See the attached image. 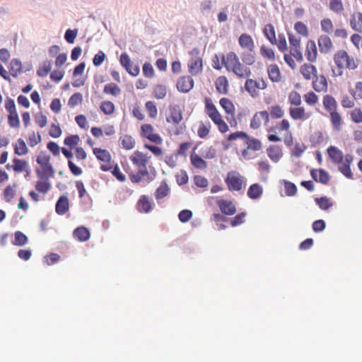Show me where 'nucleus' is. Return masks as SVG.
Masks as SVG:
<instances>
[{
	"label": "nucleus",
	"instance_id": "50",
	"mask_svg": "<svg viewBox=\"0 0 362 362\" xmlns=\"http://www.w3.org/2000/svg\"><path fill=\"white\" fill-rule=\"evenodd\" d=\"M288 102L291 105L300 106L302 103L300 95L296 90L291 91L288 95Z\"/></svg>",
	"mask_w": 362,
	"mask_h": 362
},
{
	"label": "nucleus",
	"instance_id": "36",
	"mask_svg": "<svg viewBox=\"0 0 362 362\" xmlns=\"http://www.w3.org/2000/svg\"><path fill=\"white\" fill-rule=\"evenodd\" d=\"M13 147L15 153L18 156H24L28 152L26 144L22 139H18Z\"/></svg>",
	"mask_w": 362,
	"mask_h": 362
},
{
	"label": "nucleus",
	"instance_id": "12",
	"mask_svg": "<svg viewBox=\"0 0 362 362\" xmlns=\"http://www.w3.org/2000/svg\"><path fill=\"white\" fill-rule=\"evenodd\" d=\"M312 86L317 93H326L328 90L327 78L323 74H316L313 78Z\"/></svg>",
	"mask_w": 362,
	"mask_h": 362
},
{
	"label": "nucleus",
	"instance_id": "53",
	"mask_svg": "<svg viewBox=\"0 0 362 362\" xmlns=\"http://www.w3.org/2000/svg\"><path fill=\"white\" fill-rule=\"evenodd\" d=\"M315 202L319 207L322 210H327L332 206V203L330 202L329 199L326 197L316 198Z\"/></svg>",
	"mask_w": 362,
	"mask_h": 362
},
{
	"label": "nucleus",
	"instance_id": "42",
	"mask_svg": "<svg viewBox=\"0 0 362 362\" xmlns=\"http://www.w3.org/2000/svg\"><path fill=\"white\" fill-rule=\"evenodd\" d=\"M52 69V63L49 61H45L37 70V74L40 77L46 76Z\"/></svg>",
	"mask_w": 362,
	"mask_h": 362
},
{
	"label": "nucleus",
	"instance_id": "59",
	"mask_svg": "<svg viewBox=\"0 0 362 362\" xmlns=\"http://www.w3.org/2000/svg\"><path fill=\"white\" fill-rule=\"evenodd\" d=\"M350 93L354 99H362V81L356 82L355 89L350 91Z\"/></svg>",
	"mask_w": 362,
	"mask_h": 362
},
{
	"label": "nucleus",
	"instance_id": "26",
	"mask_svg": "<svg viewBox=\"0 0 362 362\" xmlns=\"http://www.w3.org/2000/svg\"><path fill=\"white\" fill-rule=\"evenodd\" d=\"M238 139H242L243 144L247 145V148L243 151V156H245L246 153H247V149H249V136L246 133H245L243 132H237L230 134L228 137V141H233V140H235Z\"/></svg>",
	"mask_w": 362,
	"mask_h": 362
},
{
	"label": "nucleus",
	"instance_id": "24",
	"mask_svg": "<svg viewBox=\"0 0 362 362\" xmlns=\"http://www.w3.org/2000/svg\"><path fill=\"white\" fill-rule=\"evenodd\" d=\"M300 72L305 80H310L317 74V70L316 66L311 64H304L300 66Z\"/></svg>",
	"mask_w": 362,
	"mask_h": 362
},
{
	"label": "nucleus",
	"instance_id": "1",
	"mask_svg": "<svg viewBox=\"0 0 362 362\" xmlns=\"http://www.w3.org/2000/svg\"><path fill=\"white\" fill-rule=\"evenodd\" d=\"M151 156L139 151H135L129 156L132 163L138 169L136 173L129 174V179L133 183H139L144 178L148 177L147 165L150 163Z\"/></svg>",
	"mask_w": 362,
	"mask_h": 362
},
{
	"label": "nucleus",
	"instance_id": "32",
	"mask_svg": "<svg viewBox=\"0 0 362 362\" xmlns=\"http://www.w3.org/2000/svg\"><path fill=\"white\" fill-rule=\"evenodd\" d=\"M268 75L273 82H279L281 79V72L277 65L272 64L268 68Z\"/></svg>",
	"mask_w": 362,
	"mask_h": 362
},
{
	"label": "nucleus",
	"instance_id": "17",
	"mask_svg": "<svg viewBox=\"0 0 362 362\" xmlns=\"http://www.w3.org/2000/svg\"><path fill=\"white\" fill-rule=\"evenodd\" d=\"M269 119V115L267 111H261L257 112L252 117L250 127L257 129L262 124H266Z\"/></svg>",
	"mask_w": 362,
	"mask_h": 362
},
{
	"label": "nucleus",
	"instance_id": "22",
	"mask_svg": "<svg viewBox=\"0 0 362 362\" xmlns=\"http://www.w3.org/2000/svg\"><path fill=\"white\" fill-rule=\"evenodd\" d=\"M182 113L179 107H173L170 108V115L166 117V121L168 123H172L174 125H177L182 120Z\"/></svg>",
	"mask_w": 362,
	"mask_h": 362
},
{
	"label": "nucleus",
	"instance_id": "3",
	"mask_svg": "<svg viewBox=\"0 0 362 362\" xmlns=\"http://www.w3.org/2000/svg\"><path fill=\"white\" fill-rule=\"evenodd\" d=\"M333 59L337 67L338 74L337 76H341L344 69L350 71L356 69L360 64V60L358 58L349 55V53L344 49L338 50L334 54Z\"/></svg>",
	"mask_w": 362,
	"mask_h": 362
},
{
	"label": "nucleus",
	"instance_id": "23",
	"mask_svg": "<svg viewBox=\"0 0 362 362\" xmlns=\"http://www.w3.org/2000/svg\"><path fill=\"white\" fill-rule=\"evenodd\" d=\"M269 158L274 162L277 163L283 156L282 148L278 145H272L267 149Z\"/></svg>",
	"mask_w": 362,
	"mask_h": 362
},
{
	"label": "nucleus",
	"instance_id": "54",
	"mask_svg": "<svg viewBox=\"0 0 362 362\" xmlns=\"http://www.w3.org/2000/svg\"><path fill=\"white\" fill-rule=\"evenodd\" d=\"M269 112L273 119H280L284 115V112L279 105L272 106L269 109Z\"/></svg>",
	"mask_w": 362,
	"mask_h": 362
},
{
	"label": "nucleus",
	"instance_id": "9",
	"mask_svg": "<svg viewBox=\"0 0 362 362\" xmlns=\"http://www.w3.org/2000/svg\"><path fill=\"white\" fill-rule=\"evenodd\" d=\"M93 153L96 158L103 163L100 168L103 172L110 171L112 168V161L110 153L101 148H93Z\"/></svg>",
	"mask_w": 362,
	"mask_h": 362
},
{
	"label": "nucleus",
	"instance_id": "10",
	"mask_svg": "<svg viewBox=\"0 0 362 362\" xmlns=\"http://www.w3.org/2000/svg\"><path fill=\"white\" fill-rule=\"evenodd\" d=\"M228 189L230 191H239L242 189L244 182L243 177L236 171H231L228 173L225 179Z\"/></svg>",
	"mask_w": 362,
	"mask_h": 362
},
{
	"label": "nucleus",
	"instance_id": "60",
	"mask_svg": "<svg viewBox=\"0 0 362 362\" xmlns=\"http://www.w3.org/2000/svg\"><path fill=\"white\" fill-rule=\"evenodd\" d=\"M210 128H211V125L209 123L208 124V125H206V124L202 123L199 125L198 130H197L198 136L202 139L206 137L209 133Z\"/></svg>",
	"mask_w": 362,
	"mask_h": 362
},
{
	"label": "nucleus",
	"instance_id": "27",
	"mask_svg": "<svg viewBox=\"0 0 362 362\" xmlns=\"http://www.w3.org/2000/svg\"><path fill=\"white\" fill-rule=\"evenodd\" d=\"M216 90L221 94H226L228 88V81L226 76H221L217 78L216 82Z\"/></svg>",
	"mask_w": 362,
	"mask_h": 362
},
{
	"label": "nucleus",
	"instance_id": "16",
	"mask_svg": "<svg viewBox=\"0 0 362 362\" xmlns=\"http://www.w3.org/2000/svg\"><path fill=\"white\" fill-rule=\"evenodd\" d=\"M317 49L315 42L313 40H309L306 44L305 56L308 62L314 63L317 59Z\"/></svg>",
	"mask_w": 362,
	"mask_h": 362
},
{
	"label": "nucleus",
	"instance_id": "34",
	"mask_svg": "<svg viewBox=\"0 0 362 362\" xmlns=\"http://www.w3.org/2000/svg\"><path fill=\"white\" fill-rule=\"evenodd\" d=\"M103 92L105 94L111 95L114 97H117L120 95L121 88L115 83H110L104 86Z\"/></svg>",
	"mask_w": 362,
	"mask_h": 362
},
{
	"label": "nucleus",
	"instance_id": "29",
	"mask_svg": "<svg viewBox=\"0 0 362 362\" xmlns=\"http://www.w3.org/2000/svg\"><path fill=\"white\" fill-rule=\"evenodd\" d=\"M74 235L76 238H77L79 241L84 242L89 239L90 238V231L88 229L84 226H80L76 228L74 230Z\"/></svg>",
	"mask_w": 362,
	"mask_h": 362
},
{
	"label": "nucleus",
	"instance_id": "56",
	"mask_svg": "<svg viewBox=\"0 0 362 362\" xmlns=\"http://www.w3.org/2000/svg\"><path fill=\"white\" fill-rule=\"evenodd\" d=\"M83 100V96L81 93H76L73 94L68 101V105L71 107H76L78 105L81 104Z\"/></svg>",
	"mask_w": 362,
	"mask_h": 362
},
{
	"label": "nucleus",
	"instance_id": "47",
	"mask_svg": "<svg viewBox=\"0 0 362 362\" xmlns=\"http://www.w3.org/2000/svg\"><path fill=\"white\" fill-rule=\"evenodd\" d=\"M260 54L261 55L270 61H274L275 59V54L274 50L265 45H262L260 48Z\"/></svg>",
	"mask_w": 362,
	"mask_h": 362
},
{
	"label": "nucleus",
	"instance_id": "2",
	"mask_svg": "<svg viewBox=\"0 0 362 362\" xmlns=\"http://www.w3.org/2000/svg\"><path fill=\"white\" fill-rule=\"evenodd\" d=\"M327 153L334 164L341 165L339 166V170L347 178L352 179L353 173L350 165L353 161V156L350 154L344 156L343 152L334 146L327 148Z\"/></svg>",
	"mask_w": 362,
	"mask_h": 362
},
{
	"label": "nucleus",
	"instance_id": "30",
	"mask_svg": "<svg viewBox=\"0 0 362 362\" xmlns=\"http://www.w3.org/2000/svg\"><path fill=\"white\" fill-rule=\"evenodd\" d=\"M190 161L192 165L197 169L204 170L207 168L206 162L195 153L191 154Z\"/></svg>",
	"mask_w": 362,
	"mask_h": 362
},
{
	"label": "nucleus",
	"instance_id": "41",
	"mask_svg": "<svg viewBox=\"0 0 362 362\" xmlns=\"http://www.w3.org/2000/svg\"><path fill=\"white\" fill-rule=\"evenodd\" d=\"M145 108L148 115V117L151 119H156L158 115V109L156 103L153 101H147L145 103Z\"/></svg>",
	"mask_w": 362,
	"mask_h": 362
},
{
	"label": "nucleus",
	"instance_id": "51",
	"mask_svg": "<svg viewBox=\"0 0 362 362\" xmlns=\"http://www.w3.org/2000/svg\"><path fill=\"white\" fill-rule=\"evenodd\" d=\"M8 123L11 127L18 128L20 120L17 112H10L8 116Z\"/></svg>",
	"mask_w": 362,
	"mask_h": 362
},
{
	"label": "nucleus",
	"instance_id": "8",
	"mask_svg": "<svg viewBox=\"0 0 362 362\" xmlns=\"http://www.w3.org/2000/svg\"><path fill=\"white\" fill-rule=\"evenodd\" d=\"M190 59L188 62V71L192 76H197L203 71V59L198 48L192 49L190 52Z\"/></svg>",
	"mask_w": 362,
	"mask_h": 362
},
{
	"label": "nucleus",
	"instance_id": "38",
	"mask_svg": "<svg viewBox=\"0 0 362 362\" xmlns=\"http://www.w3.org/2000/svg\"><path fill=\"white\" fill-rule=\"evenodd\" d=\"M100 109L105 115H111L115 112V106L112 102L105 100L100 103Z\"/></svg>",
	"mask_w": 362,
	"mask_h": 362
},
{
	"label": "nucleus",
	"instance_id": "33",
	"mask_svg": "<svg viewBox=\"0 0 362 362\" xmlns=\"http://www.w3.org/2000/svg\"><path fill=\"white\" fill-rule=\"evenodd\" d=\"M13 165L11 166L9 164L6 165V168L10 169L11 168L16 172L21 173L24 171L28 167V163L25 160H21L18 158H14L13 160Z\"/></svg>",
	"mask_w": 362,
	"mask_h": 362
},
{
	"label": "nucleus",
	"instance_id": "31",
	"mask_svg": "<svg viewBox=\"0 0 362 362\" xmlns=\"http://www.w3.org/2000/svg\"><path fill=\"white\" fill-rule=\"evenodd\" d=\"M119 141L123 148L126 150H132L135 147L136 142L134 139L128 134L120 136Z\"/></svg>",
	"mask_w": 362,
	"mask_h": 362
},
{
	"label": "nucleus",
	"instance_id": "52",
	"mask_svg": "<svg viewBox=\"0 0 362 362\" xmlns=\"http://www.w3.org/2000/svg\"><path fill=\"white\" fill-rule=\"evenodd\" d=\"M284 183L286 195L288 197L294 196L297 192L296 185L287 180H284Z\"/></svg>",
	"mask_w": 362,
	"mask_h": 362
},
{
	"label": "nucleus",
	"instance_id": "64",
	"mask_svg": "<svg viewBox=\"0 0 362 362\" xmlns=\"http://www.w3.org/2000/svg\"><path fill=\"white\" fill-rule=\"evenodd\" d=\"M351 119L355 123L362 122V111L356 108L351 112Z\"/></svg>",
	"mask_w": 362,
	"mask_h": 362
},
{
	"label": "nucleus",
	"instance_id": "63",
	"mask_svg": "<svg viewBox=\"0 0 362 362\" xmlns=\"http://www.w3.org/2000/svg\"><path fill=\"white\" fill-rule=\"evenodd\" d=\"M6 202H9L15 196V190L13 187L8 185L6 187L3 193Z\"/></svg>",
	"mask_w": 362,
	"mask_h": 362
},
{
	"label": "nucleus",
	"instance_id": "4",
	"mask_svg": "<svg viewBox=\"0 0 362 362\" xmlns=\"http://www.w3.org/2000/svg\"><path fill=\"white\" fill-rule=\"evenodd\" d=\"M324 109L329 114L331 124L336 131H340L343 124L341 114L338 112L337 102L331 95L327 94L322 98Z\"/></svg>",
	"mask_w": 362,
	"mask_h": 362
},
{
	"label": "nucleus",
	"instance_id": "43",
	"mask_svg": "<svg viewBox=\"0 0 362 362\" xmlns=\"http://www.w3.org/2000/svg\"><path fill=\"white\" fill-rule=\"evenodd\" d=\"M81 139L78 135H71L64 139V143L66 146H69L70 148L73 149L76 147V146L80 142Z\"/></svg>",
	"mask_w": 362,
	"mask_h": 362
},
{
	"label": "nucleus",
	"instance_id": "6",
	"mask_svg": "<svg viewBox=\"0 0 362 362\" xmlns=\"http://www.w3.org/2000/svg\"><path fill=\"white\" fill-rule=\"evenodd\" d=\"M220 58L227 70L232 71L240 78L247 76L248 71L247 67L240 63L239 59L235 53L230 52L226 57L221 54Z\"/></svg>",
	"mask_w": 362,
	"mask_h": 362
},
{
	"label": "nucleus",
	"instance_id": "46",
	"mask_svg": "<svg viewBox=\"0 0 362 362\" xmlns=\"http://www.w3.org/2000/svg\"><path fill=\"white\" fill-rule=\"evenodd\" d=\"M14 236L15 238L13 241L14 245L23 246L28 243V237L21 231H16Z\"/></svg>",
	"mask_w": 362,
	"mask_h": 362
},
{
	"label": "nucleus",
	"instance_id": "44",
	"mask_svg": "<svg viewBox=\"0 0 362 362\" xmlns=\"http://www.w3.org/2000/svg\"><path fill=\"white\" fill-rule=\"evenodd\" d=\"M220 105L227 114L233 115L235 107L233 103L228 98H223L220 100Z\"/></svg>",
	"mask_w": 362,
	"mask_h": 362
},
{
	"label": "nucleus",
	"instance_id": "19",
	"mask_svg": "<svg viewBox=\"0 0 362 362\" xmlns=\"http://www.w3.org/2000/svg\"><path fill=\"white\" fill-rule=\"evenodd\" d=\"M153 209V204L147 195L140 196L137 203L136 209L140 213L148 214Z\"/></svg>",
	"mask_w": 362,
	"mask_h": 362
},
{
	"label": "nucleus",
	"instance_id": "25",
	"mask_svg": "<svg viewBox=\"0 0 362 362\" xmlns=\"http://www.w3.org/2000/svg\"><path fill=\"white\" fill-rule=\"evenodd\" d=\"M350 26L354 30H355L358 33H362V13L361 12L354 13L351 16Z\"/></svg>",
	"mask_w": 362,
	"mask_h": 362
},
{
	"label": "nucleus",
	"instance_id": "39",
	"mask_svg": "<svg viewBox=\"0 0 362 362\" xmlns=\"http://www.w3.org/2000/svg\"><path fill=\"white\" fill-rule=\"evenodd\" d=\"M329 9L337 14H341L344 11V7L341 0H329Z\"/></svg>",
	"mask_w": 362,
	"mask_h": 362
},
{
	"label": "nucleus",
	"instance_id": "5",
	"mask_svg": "<svg viewBox=\"0 0 362 362\" xmlns=\"http://www.w3.org/2000/svg\"><path fill=\"white\" fill-rule=\"evenodd\" d=\"M50 159V156L45 152H41L37 156L36 162L38 166L36 167L35 173L39 179L49 180L54 177L55 171Z\"/></svg>",
	"mask_w": 362,
	"mask_h": 362
},
{
	"label": "nucleus",
	"instance_id": "21",
	"mask_svg": "<svg viewBox=\"0 0 362 362\" xmlns=\"http://www.w3.org/2000/svg\"><path fill=\"white\" fill-rule=\"evenodd\" d=\"M310 175L315 181L323 185L327 184L330 179L329 173L323 169H313Z\"/></svg>",
	"mask_w": 362,
	"mask_h": 362
},
{
	"label": "nucleus",
	"instance_id": "14",
	"mask_svg": "<svg viewBox=\"0 0 362 362\" xmlns=\"http://www.w3.org/2000/svg\"><path fill=\"white\" fill-rule=\"evenodd\" d=\"M194 80L190 76H182L177 81V88L180 92L188 93L194 88Z\"/></svg>",
	"mask_w": 362,
	"mask_h": 362
},
{
	"label": "nucleus",
	"instance_id": "58",
	"mask_svg": "<svg viewBox=\"0 0 362 362\" xmlns=\"http://www.w3.org/2000/svg\"><path fill=\"white\" fill-rule=\"evenodd\" d=\"M281 52H285L287 50V42L286 39L283 33H280L278 35L277 43L276 44Z\"/></svg>",
	"mask_w": 362,
	"mask_h": 362
},
{
	"label": "nucleus",
	"instance_id": "40",
	"mask_svg": "<svg viewBox=\"0 0 362 362\" xmlns=\"http://www.w3.org/2000/svg\"><path fill=\"white\" fill-rule=\"evenodd\" d=\"M170 189L168 185L165 182H163L156 189L155 192V197L156 199H161L169 194Z\"/></svg>",
	"mask_w": 362,
	"mask_h": 362
},
{
	"label": "nucleus",
	"instance_id": "45",
	"mask_svg": "<svg viewBox=\"0 0 362 362\" xmlns=\"http://www.w3.org/2000/svg\"><path fill=\"white\" fill-rule=\"evenodd\" d=\"M294 30L303 37H307L309 35L308 26L301 21H298L294 24Z\"/></svg>",
	"mask_w": 362,
	"mask_h": 362
},
{
	"label": "nucleus",
	"instance_id": "35",
	"mask_svg": "<svg viewBox=\"0 0 362 362\" xmlns=\"http://www.w3.org/2000/svg\"><path fill=\"white\" fill-rule=\"evenodd\" d=\"M22 71L21 62L17 59H13L10 62L9 71L13 77H17Z\"/></svg>",
	"mask_w": 362,
	"mask_h": 362
},
{
	"label": "nucleus",
	"instance_id": "18",
	"mask_svg": "<svg viewBox=\"0 0 362 362\" xmlns=\"http://www.w3.org/2000/svg\"><path fill=\"white\" fill-rule=\"evenodd\" d=\"M317 44L320 53L327 54L333 48V43L331 38L327 35H322L317 40Z\"/></svg>",
	"mask_w": 362,
	"mask_h": 362
},
{
	"label": "nucleus",
	"instance_id": "11",
	"mask_svg": "<svg viewBox=\"0 0 362 362\" xmlns=\"http://www.w3.org/2000/svg\"><path fill=\"white\" fill-rule=\"evenodd\" d=\"M140 134L142 138L147 139L156 144H160L163 142L160 136L154 132V128L150 124L146 123L141 126Z\"/></svg>",
	"mask_w": 362,
	"mask_h": 362
},
{
	"label": "nucleus",
	"instance_id": "49",
	"mask_svg": "<svg viewBox=\"0 0 362 362\" xmlns=\"http://www.w3.org/2000/svg\"><path fill=\"white\" fill-rule=\"evenodd\" d=\"M322 30L325 33H331L334 30L332 21L329 18H324L320 21Z\"/></svg>",
	"mask_w": 362,
	"mask_h": 362
},
{
	"label": "nucleus",
	"instance_id": "55",
	"mask_svg": "<svg viewBox=\"0 0 362 362\" xmlns=\"http://www.w3.org/2000/svg\"><path fill=\"white\" fill-rule=\"evenodd\" d=\"M263 192L262 187L258 184L250 185V199H257Z\"/></svg>",
	"mask_w": 362,
	"mask_h": 362
},
{
	"label": "nucleus",
	"instance_id": "7",
	"mask_svg": "<svg viewBox=\"0 0 362 362\" xmlns=\"http://www.w3.org/2000/svg\"><path fill=\"white\" fill-rule=\"evenodd\" d=\"M205 112L217 125L218 130L221 133H225L228 131V124L223 121L219 112L217 110L216 106L212 103L209 98H205Z\"/></svg>",
	"mask_w": 362,
	"mask_h": 362
},
{
	"label": "nucleus",
	"instance_id": "13",
	"mask_svg": "<svg viewBox=\"0 0 362 362\" xmlns=\"http://www.w3.org/2000/svg\"><path fill=\"white\" fill-rule=\"evenodd\" d=\"M216 204L220 211L225 215L232 216L236 212V207L233 202L230 200L217 198Z\"/></svg>",
	"mask_w": 362,
	"mask_h": 362
},
{
	"label": "nucleus",
	"instance_id": "62",
	"mask_svg": "<svg viewBox=\"0 0 362 362\" xmlns=\"http://www.w3.org/2000/svg\"><path fill=\"white\" fill-rule=\"evenodd\" d=\"M276 129L279 132H289L290 122L288 119H284L281 122H278L276 125Z\"/></svg>",
	"mask_w": 362,
	"mask_h": 362
},
{
	"label": "nucleus",
	"instance_id": "57",
	"mask_svg": "<svg viewBox=\"0 0 362 362\" xmlns=\"http://www.w3.org/2000/svg\"><path fill=\"white\" fill-rule=\"evenodd\" d=\"M167 90L165 86L163 85H158L153 90V95L157 99H163L165 97Z\"/></svg>",
	"mask_w": 362,
	"mask_h": 362
},
{
	"label": "nucleus",
	"instance_id": "28",
	"mask_svg": "<svg viewBox=\"0 0 362 362\" xmlns=\"http://www.w3.org/2000/svg\"><path fill=\"white\" fill-rule=\"evenodd\" d=\"M263 33L271 44L276 45L277 43L275 29L272 24H267L263 29Z\"/></svg>",
	"mask_w": 362,
	"mask_h": 362
},
{
	"label": "nucleus",
	"instance_id": "37",
	"mask_svg": "<svg viewBox=\"0 0 362 362\" xmlns=\"http://www.w3.org/2000/svg\"><path fill=\"white\" fill-rule=\"evenodd\" d=\"M36 190L42 194H47L51 189V183L49 180H41L36 182Z\"/></svg>",
	"mask_w": 362,
	"mask_h": 362
},
{
	"label": "nucleus",
	"instance_id": "61",
	"mask_svg": "<svg viewBox=\"0 0 362 362\" xmlns=\"http://www.w3.org/2000/svg\"><path fill=\"white\" fill-rule=\"evenodd\" d=\"M35 122L40 128H43L47 124V118L42 112H39L35 115Z\"/></svg>",
	"mask_w": 362,
	"mask_h": 362
},
{
	"label": "nucleus",
	"instance_id": "48",
	"mask_svg": "<svg viewBox=\"0 0 362 362\" xmlns=\"http://www.w3.org/2000/svg\"><path fill=\"white\" fill-rule=\"evenodd\" d=\"M305 102L308 105H315L319 100L318 96L313 91H310L304 95L303 96Z\"/></svg>",
	"mask_w": 362,
	"mask_h": 362
},
{
	"label": "nucleus",
	"instance_id": "20",
	"mask_svg": "<svg viewBox=\"0 0 362 362\" xmlns=\"http://www.w3.org/2000/svg\"><path fill=\"white\" fill-rule=\"evenodd\" d=\"M69 210V201L66 194H63L58 199L55 211L58 215L62 216L67 213Z\"/></svg>",
	"mask_w": 362,
	"mask_h": 362
},
{
	"label": "nucleus",
	"instance_id": "15",
	"mask_svg": "<svg viewBox=\"0 0 362 362\" xmlns=\"http://www.w3.org/2000/svg\"><path fill=\"white\" fill-rule=\"evenodd\" d=\"M289 115L293 120H307L311 117L310 112H307L305 107L296 106L289 108Z\"/></svg>",
	"mask_w": 362,
	"mask_h": 362
}]
</instances>
